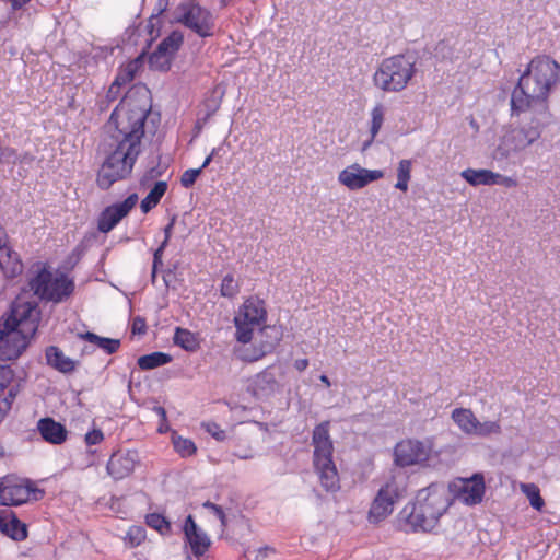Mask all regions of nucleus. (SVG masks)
<instances>
[{
  "label": "nucleus",
  "instance_id": "obj_59",
  "mask_svg": "<svg viewBox=\"0 0 560 560\" xmlns=\"http://www.w3.org/2000/svg\"><path fill=\"white\" fill-rule=\"evenodd\" d=\"M8 241V235L4 231V229L2 228V225L0 224V245L3 244V242H7Z\"/></svg>",
  "mask_w": 560,
  "mask_h": 560
},
{
  "label": "nucleus",
  "instance_id": "obj_1",
  "mask_svg": "<svg viewBox=\"0 0 560 560\" xmlns=\"http://www.w3.org/2000/svg\"><path fill=\"white\" fill-rule=\"evenodd\" d=\"M151 109L147 91L130 90L113 110L109 122L116 128L106 156L97 171L96 185L103 190L128 178L141 153L144 122Z\"/></svg>",
  "mask_w": 560,
  "mask_h": 560
},
{
  "label": "nucleus",
  "instance_id": "obj_5",
  "mask_svg": "<svg viewBox=\"0 0 560 560\" xmlns=\"http://www.w3.org/2000/svg\"><path fill=\"white\" fill-rule=\"evenodd\" d=\"M313 467L319 483L327 492L340 489L339 472L334 462V442L330 436V421L325 420L312 432Z\"/></svg>",
  "mask_w": 560,
  "mask_h": 560
},
{
  "label": "nucleus",
  "instance_id": "obj_54",
  "mask_svg": "<svg viewBox=\"0 0 560 560\" xmlns=\"http://www.w3.org/2000/svg\"><path fill=\"white\" fill-rule=\"evenodd\" d=\"M145 330H147L145 319L140 317V316L135 317L132 319V324H131V331H132V334L141 335V334H144Z\"/></svg>",
  "mask_w": 560,
  "mask_h": 560
},
{
  "label": "nucleus",
  "instance_id": "obj_52",
  "mask_svg": "<svg viewBox=\"0 0 560 560\" xmlns=\"http://www.w3.org/2000/svg\"><path fill=\"white\" fill-rule=\"evenodd\" d=\"M16 151L10 147H0V163L14 162Z\"/></svg>",
  "mask_w": 560,
  "mask_h": 560
},
{
  "label": "nucleus",
  "instance_id": "obj_17",
  "mask_svg": "<svg viewBox=\"0 0 560 560\" xmlns=\"http://www.w3.org/2000/svg\"><path fill=\"white\" fill-rule=\"evenodd\" d=\"M138 202V195L131 194L124 201L106 207L98 215L97 230L102 233L110 232Z\"/></svg>",
  "mask_w": 560,
  "mask_h": 560
},
{
  "label": "nucleus",
  "instance_id": "obj_26",
  "mask_svg": "<svg viewBox=\"0 0 560 560\" xmlns=\"http://www.w3.org/2000/svg\"><path fill=\"white\" fill-rule=\"evenodd\" d=\"M451 418L462 432L468 435L474 434L478 419L471 409L455 408L452 411Z\"/></svg>",
  "mask_w": 560,
  "mask_h": 560
},
{
  "label": "nucleus",
  "instance_id": "obj_3",
  "mask_svg": "<svg viewBox=\"0 0 560 560\" xmlns=\"http://www.w3.org/2000/svg\"><path fill=\"white\" fill-rule=\"evenodd\" d=\"M452 504L448 490L442 485H430L418 492L416 501L407 504L397 522L405 533H431Z\"/></svg>",
  "mask_w": 560,
  "mask_h": 560
},
{
  "label": "nucleus",
  "instance_id": "obj_24",
  "mask_svg": "<svg viewBox=\"0 0 560 560\" xmlns=\"http://www.w3.org/2000/svg\"><path fill=\"white\" fill-rule=\"evenodd\" d=\"M46 362L49 366L61 373H72L77 362L67 357L57 346H49L45 350Z\"/></svg>",
  "mask_w": 560,
  "mask_h": 560
},
{
  "label": "nucleus",
  "instance_id": "obj_44",
  "mask_svg": "<svg viewBox=\"0 0 560 560\" xmlns=\"http://www.w3.org/2000/svg\"><path fill=\"white\" fill-rule=\"evenodd\" d=\"M200 173H201V168L186 170L180 176L182 186L185 188L191 187L196 183Z\"/></svg>",
  "mask_w": 560,
  "mask_h": 560
},
{
  "label": "nucleus",
  "instance_id": "obj_42",
  "mask_svg": "<svg viewBox=\"0 0 560 560\" xmlns=\"http://www.w3.org/2000/svg\"><path fill=\"white\" fill-rule=\"evenodd\" d=\"M502 428L499 421H485L476 424V430L472 435L477 436H490L492 434H501Z\"/></svg>",
  "mask_w": 560,
  "mask_h": 560
},
{
  "label": "nucleus",
  "instance_id": "obj_47",
  "mask_svg": "<svg viewBox=\"0 0 560 560\" xmlns=\"http://www.w3.org/2000/svg\"><path fill=\"white\" fill-rule=\"evenodd\" d=\"M202 505H203V508L210 510L220 520L221 526L223 528L226 527L228 518H226V515H225L223 509L220 505L214 504L210 501H206Z\"/></svg>",
  "mask_w": 560,
  "mask_h": 560
},
{
  "label": "nucleus",
  "instance_id": "obj_62",
  "mask_svg": "<svg viewBox=\"0 0 560 560\" xmlns=\"http://www.w3.org/2000/svg\"><path fill=\"white\" fill-rule=\"evenodd\" d=\"M240 458L242 459H248V458H252V455H238Z\"/></svg>",
  "mask_w": 560,
  "mask_h": 560
},
{
  "label": "nucleus",
  "instance_id": "obj_4",
  "mask_svg": "<svg viewBox=\"0 0 560 560\" xmlns=\"http://www.w3.org/2000/svg\"><path fill=\"white\" fill-rule=\"evenodd\" d=\"M38 329V312L30 302H13L0 318V360L19 359Z\"/></svg>",
  "mask_w": 560,
  "mask_h": 560
},
{
  "label": "nucleus",
  "instance_id": "obj_21",
  "mask_svg": "<svg viewBox=\"0 0 560 560\" xmlns=\"http://www.w3.org/2000/svg\"><path fill=\"white\" fill-rule=\"evenodd\" d=\"M0 532L15 541L27 537V526L11 510H0Z\"/></svg>",
  "mask_w": 560,
  "mask_h": 560
},
{
  "label": "nucleus",
  "instance_id": "obj_38",
  "mask_svg": "<svg viewBox=\"0 0 560 560\" xmlns=\"http://www.w3.org/2000/svg\"><path fill=\"white\" fill-rule=\"evenodd\" d=\"M522 492L527 497L530 505L537 510L541 511L545 506V501L540 495V490L535 483H522L521 485Z\"/></svg>",
  "mask_w": 560,
  "mask_h": 560
},
{
  "label": "nucleus",
  "instance_id": "obj_57",
  "mask_svg": "<svg viewBox=\"0 0 560 560\" xmlns=\"http://www.w3.org/2000/svg\"><path fill=\"white\" fill-rule=\"evenodd\" d=\"M10 3H11V7L14 9V10H18V9H21L22 7H24L26 3H28L31 0H9Z\"/></svg>",
  "mask_w": 560,
  "mask_h": 560
},
{
  "label": "nucleus",
  "instance_id": "obj_22",
  "mask_svg": "<svg viewBox=\"0 0 560 560\" xmlns=\"http://www.w3.org/2000/svg\"><path fill=\"white\" fill-rule=\"evenodd\" d=\"M0 269L7 278H15L23 271V264L19 254L8 245V241L0 245Z\"/></svg>",
  "mask_w": 560,
  "mask_h": 560
},
{
  "label": "nucleus",
  "instance_id": "obj_46",
  "mask_svg": "<svg viewBox=\"0 0 560 560\" xmlns=\"http://www.w3.org/2000/svg\"><path fill=\"white\" fill-rule=\"evenodd\" d=\"M14 378V371L8 365H0V389L9 387Z\"/></svg>",
  "mask_w": 560,
  "mask_h": 560
},
{
  "label": "nucleus",
  "instance_id": "obj_8",
  "mask_svg": "<svg viewBox=\"0 0 560 560\" xmlns=\"http://www.w3.org/2000/svg\"><path fill=\"white\" fill-rule=\"evenodd\" d=\"M393 455L394 464L398 467H428L439 458L440 452L434 448L432 438H406L396 443Z\"/></svg>",
  "mask_w": 560,
  "mask_h": 560
},
{
  "label": "nucleus",
  "instance_id": "obj_28",
  "mask_svg": "<svg viewBox=\"0 0 560 560\" xmlns=\"http://www.w3.org/2000/svg\"><path fill=\"white\" fill-rule=\"evenodd\" d=\"M460 176L471 186H492L494 180V172L486 168H466Z\"/></svg>",
  "mask_w": 560,
  "mask_h": 560
},
{
  "label": "nucleus",
  "instance_id": "obj_56",
  "mask_svg": "<svg viewBox=\"0 0 560 560\" xmlns=\"http://www.w3.org/2000/svg\"><path fill=\"white\" fill-rule=\"evenodd\" d=\"M308 366V360L307 359H298L294 361V368L299 372H303Z\"/></svg>",
  "mask_w": 560,
  "mask_h": 560
},
{
  "label": "nucleus",
  "instance_id": "obj_25",
  "mask_svg": "<svg viewBox=\"0 0 560 560\" xmlns=\"http://www.w3.org/2000/svg\"><path fill=\"white\" fill-rule=\"evenodd\" d=\"M144 65V52H141L138 57L132 60L127 61L121 65L118 69V72L115 77L116 83H119L121 86L127 85L131 81H133L136 74L140 71V69Z\"/></svg>",
  "mask_w": 560,
  "mask_h": 560
},
{
  "label": "nucleus",
  "instance_id": "obj_40",
  "mask_svg": "<svg viewBox=\"0 0 560 560\" xmlns=\"http://www.w3.org/2000/svg\"><path fill=\"white\" fill-rule=\"evenodd\" d=\"M19 393V385L10 386L7 394L0 395V421H2L12 408V404Z\"/></svg>",
  "mask_w": 560,
  "mask_h": 560
},
{
  "label": "nucleus",
  "instance_id": "obj_41",
  "mask_svg": "<svg viewBox=\"0 0 560 560\" xmlns=\"http://www.w3.org/2000/svg\"><path fill=\"white\" fill-rule=\"evenodd\" d=\"M240 292V284L235 280L234 276L229 273L224 276L220 285V293L224 298L233 299Z\"/></svg>",
  "mask_w": 560,
  "mask_h": 560
},
{
  "label": "nucleus",
  "instance_id": "obj_11",
  "mask_svg": "<svg viewBox=\"0 0 560 560\" xmlns=\"http://www.w3.org/2000/svg\"><path fill=\"white\" fill-rule=\"evenodd\" d=\"M541 116L533 115L532 125L526 128H513L506 130L499 140L494 156L498 159H508L516 154L535 141L541 136L542 124L539 121Z\"/></svg>",
  "mask_w": 560,
  "mask_h": 560
},
{
  "label": "nucleus",
  "instance_id": "obj_13",
  "mask_svg": "<svg viewBox=\"0 0 560 560\" xmlns=\"http://www.w3.org/2000/svg\"><path fill=\"white\" fill-rule=\"evenodd\" d=\"M398 498V486L396 481L392 479L380 488L375 498L373 499L368 513L369 522L378 524L388 517L393 513L394 505Z\"/></svg>",
  "mask_w": 560,
  "mask_h": 560
},
{
  "label": "nucleus",
  "instance_id": "obj_49",
  "mask_svg": "<svg viewBox=\"0 0 560 560\" xmlns=\"http://www.w3.org/2000/svg\"><path fill=\"white\" fill-rule=\"evenodd\" d=\"M121 88L122 86L119 83H116L115 80L112 82L105 95L107 102L106 106H108L110 103H113L119 97Z\"/></svg>",
  "mask_w": 560,
  "mask_h": 560
},
{
  "label": "nucleus",
  "instance_id": "obj_31",
  "mask_svg": "<svg viewBox=\"0 0 560 560\" xmlns=\"http://www.w3.org/2000/svg\"><path fill=\"white\" fill-rule=\"evenodd\" d=\"M167 183L165 180H159L154 184L153 188L149 191V194L142 199L140 203L141 211L143 213H148L153 208H155L162 197L165 195L167 190Z\"/></svg>",
  "mask_w": 560,
  "mask_h": 560
},
{
  "label": "nucleus",
  "instance_id": "obj_33",
  "mask_svg": "<svg viewBox=\"0 0 560 560\" xmlns=\"http://www.w3.org/2000/svg\"><path fill=\"white\" fill-rule=\"evenodd\" d=\"M173 0H158L153 13L148 20L147 28L151 39L159 36L160 16L167 10Z\"/></svg>",
  "mask_w": 560,
  "mask_h": 560
},
{
  "label": "nucleus",
  "instance_id": "obj_15",
  "mask_svg": "<svg viewBox=\"0 0 560 560\" xmlns=\"http://www.w3.org/2000/svg\"><path fill=\"white\" fill-rule=\"evenodd\" d=\"M383 177L384 172L381 170H368L353 163L338 174V182L350 190H359Z\"/></svg>",
  "mask_w": 560,
  "mask_h": 560
},
{
  "label": "nucleus",
  "instance_id": "obj_55",
  "mask_svg": "<svg viewBox=\"0 0 560 560\" xmlns=\"http://www.w3.org/2000/svg\"><path fill=\"white\" fill-rule=\"evenodd\" d=\"M175 222H176V215H173L171 218L170 222L167 223V225L163 230V232H164V240L162 242H165L166 246L170 243V240H171V236H172V232H173Z\"/></svg>",
  "mask_w": 560,
  "mask_h": 560
},
{
  "label": "nucleus",
  "instance_id": "obj_14",
  "mask_svg": "<svg viewBox=\"0 0 560 560\" xmlns=\"http://www.w3.org/2000/svg\"><path fill=\"white\" fill-rule=\"evenodd\" d=\"M183 42L184 36L180 32H172L149 56L150 67L155 70L167 71L171 68L175 52L180 48Z\"/></svg>",
  "mask_w": 560,
  "mask_h": 560
},
{
  "label": "nucleus",
  "instance_id": "obj_20",
  "mask_svg": "<svg viewBox=\"0 0 560 560\" xmlns=\"http://www.w3.org/2000/svg\"><path fill=\"white\" fill-rule=\"evenodd\" d=\"M36 428L42 439L51 445H61L68 439L67 428L54 418L45 417L39 419Z\"/></svg>",
  "mask_w": 560,
  "mask_h": 560
},
{
  "label": "nucleus",
  "instance_id": "obj_58",
  "mask_svg": "<svg viewBox=\"0 0 560 560\" xmlns=\"http://www.w3.org/2000/svg\"><path fill=\"white\" fill-rule=\"evenodd\" d=\"M217 154V149H212L211 153L205 159L202 165L199 167L201 171L206 168L212 161L213 156Z\"/></svg>",
  "mask_w": 560,
  "mask_h": 560
},
{
  "label": "nucleus",
  "instance_id": "obj_48",
  "mask_svg": "<svg viewBox=\"0 0 560 560\" xmlns=\"http://www.w3.org/2000/svg\"><path fill=\"white\" fill-rule=\"evenodd\" d=\"M493 185H501L506 188H514L518 185L517 179L494 172Z\"/></svg>",
  "mask_w": 560,
  "mask_h": 560
},
{
  "label": "nucleus",
  "instance_id": "obj_12",
  "mask_svg": "<svg viewBox=\"0 0 560 560\" xmlns=\"http://www.w3.org/2000/svg\"><path fill=\"white\" fill-rule=\"evenodd\" d=\"M176 22L183 24L200 37L213 35L214 19L211 12L195 0H185L176 8Z\"/></svg>",
  "mask_w": 560,
  "mask_h": 560
},
{
  "label": "nucleus",
  "instance_id": "obj_6",
  "mask_svg": "<svg viewBox=\"0 0 560 560\" xmlns=\"http://www.w3.org/2000/svg\"><path fill=\"white\" fill-rule=\"evenodd\" d=\"M416 72L412 57L395 55L382 60L373 74V83L383 92H400L408 86Z\"/></svg>",
  "mask_w": 560,
  "mask_h": 560
},
{
  "label": "nucleus",
  "instance_id": "obj_36",
  "mask_svg": "<svg viewBox=\"0 0 560 560\" xmlns=\"http://www.w3.org/2000/svg\"><path fill=\"white\" fill-rule=\"evenodd\" d=\"M172 443L176 453L180 455V457H189L196 454L197 447L192 440L183 438L180 435L173 434Z\"/></svg>",
  "mask_w": 560,
  "mask_h": 560
},
{
  "label": "nucleus",
  "instance_id": "obj_35",
  "mask_svg": "<svg viewBox=\"0 0 560 560\" xmlns=\"http://www.w3.org/2000/svg\"><path fill=\"white\" fill-rule=\"evenodd\" d=\"M147 538V530L143 526L132 525L126 532L122 540L126 547L136 548L140 546Z\"/></svg>",
  "mask_w": 560,
  "mask_h": 560
},
{
  "label": "nucleus",
  "instance_id": "obj_9",
  "mask_svg": "<svg viewBox=\"0 0 560 560\" xmlns=\"http://www.w3.org/2000/svg\"><path fill=\"white\" fill-rule=\"evenodd\" d=\"M266 302L252 295L244 300L234 316L235 339L240 343H250L254 331L267 322Z\"/></svg>",
  "mask_w": 560,
  "mask_h": 560
},
{
  "label": "nucleus",
  "instance_id": "obj_10",
  "mask_svg": "<svg viewBox=\"0 0 560 560\" xmlns=\"http://www.w3.org/2000/svg\"><path fill=\"white\" fill-rule=\"evenodd\" d=\"M44 490L34 481L16 475L0 477V505L20 506L44 498Z\"/></svg>",
  "mask_w": 560,
  "mask_h": 560
},
{
  "label": "nucleus",
  "instance_id": "obj_29",
  "mask_svg": "<svg viewBox=\"0 0 560 560\" xmlns=\"http://www.w3.org/2000/svg\"><path fill=\"white\" fill-rule=\"evenodd\" d=\"M78 337L82 340L89 341L96 345L98 348L104 350L107 354H113L120 348V340L107 337H101L94 332L86 331L78 334Z\"/></svg>",
  "mask_w": 560,
  "mask_h": 560
},
{
  "label": "nucleus",
  "instance_id": "obj_30",
  "mask_svg": "<svg viewBox=\"0 0 560 560\" xmlns=\"http://www.w3.org/2000/svg\"><path fill=\"white\" fill-rule=\"evenodd\" d=\"M173 340L176 346L188 352H195L200 347L198 335L186 328L177 327Z\"/></svg>",
  "mask_w": 560,
  "mask_h": 560
},
{
  "label": "nucleus",
  "instance_id": "obj_63",
  "mask_svg": "<svg viewBox=\"0 0 560 560\" xmlns=\"http://www.w3.org/2000/svg\"><path fill=\"white\" fill-rule=\"evenodd\" d=\"M231 1H232V0H222V2H223L224 4H228V3H229V2H231Z\"/></svg>",
  "mask_w": 560,
  "mask_h": 560
},
{
  "label": "nucleus",
  "instance_id": "obj_50",
  "mask_svg": "<svg viewBox=\"0 0 560 560\" xmlns=\"http://www.w3.org/2000/svg\"><path fill=\"white\" fill-rule=\"evenodd\" d=\"M153 411L160 418V427H159L158 431L160 433L166 432L168 430L166 410L162 406H155V407H153Z\"/></svg>",
  "mask_w": 560,
  "mask_h": 560
},
{
  "label": "nucleus",
  "instance_id": "obj_34",
  "mask_svg": "<svg viewBox=\"0 0 560 560\" xmlns=\"http://www.w3.org/2000/svg\"><path fill=\"white\" fill-rule=\"evenodd\" d=\"M242 347H238L235 350L236 357L244 362H256L261 360L267 355V352L260 347L258 341L253 345L242 343Z\"/></svg>",
  "mask_w": 560,
  "mask_h": 560
},
{
  "label": "nucleus",
  "instance_id": "obj_32",
  "mask_svg": "<svg viewBox=\"0 0 560 560\" xmlns=\"http://www.w3.org/2000/svg\"><path fill=\"white\" fill-rule=\"evenodd\" d=\"M173 360L172 355L164 353V352H152L150 354H144L138 358L137 364L138 366L143 370H153L155 368L165 365L170 363Z\"/></svg>",
  "mask_w": 560,
  "mask_h": 560
},
{
  "label": "nucleus",
  "instance_id": "obj_53",
  "mask_svg": "<svg viewBox=\"0 0 560 560\" xmlns=\"http://www.w3.org/2000/svg\"><path fill=\"white\" fill-rule=\"evenodd\" d=\"M261 378H264L266 382V395L268 396L272 394L278 387V383L275 378V375L266 371V373L261 375Z\"/></svg>",
  "mask_w": 560,
  "mask_h": 560
},
{
  "label": "nucleus",
  "instance_id": "obj_2",
  "mask_svg": "<svg viewBox=\"0 0 560 560\" xmlns=\"http://www.w3.org/2000/svg\"><path fill=\"white\" fill-rule=\"evenodd\" d=\"M560 86V63L546 54L533 57L514 86L510 107L511 116L523 114L547 117L549 100Z\"/></svg>",
  "mask_w": 560,
  "mask_h": 560
},
{
  "label": "nucleus",
  "instance_id": "obj_45",
  "mask_svg": "<svg viewBox=\"0 0 560 560\" xmlns=\"http://www.w3.org/2000/svg\"><path fill=\"white\" fill-rule=\"evenodd\" d=\"M105 436L101 429L93 428L84 435V442L88 446L98 445L104 441Z\"/></svg>",
  "mask_w": 560,
  "mask_h": 560
},
{
  "label": "nucleus",
  "instance_id": "obj_61",
  "mask_svg": "<svg viewBox=\"0 0 560 560\" xmlns=\"http://www.w3.org/2000/svg\"><path fill=\"white\" fill-rule=\"evenodd\" d=\"M5 455L4 447L0 444V458H2Z\"/></svg>",
  "mask_w": 560,
  "mask_h": 560
},
{
  "label": "nucleus",
  "instance_id": "obj_27",
  "mask_svg": "<svg viewBox=\"0 0 560 560\" xmlns=\"http://www.w3.org/2000/svg\"><path fill=\"white\" fill-rule=\"evenodd\" d=\"M385 114H386V107L382 103H377L371 109V113H370L371 120H370V128H369L370 137L364 142L363 149H366L368 147H370L371 143L376 138V136L378 135V132L384 124V120H385Z\"/></svg>",
  "mask_w": 560,
  "mask_h": 560
},
{
  "label": "nucleus",
  "instance_id": "obj_43",
  "mask_svg": "<svg viewBox=\"0 0 560 560\" xmlns=\"http://www.w3.org/2000/svg\"><path fill=\"white\" fill-rule=\"evenodd\" d=\"M202 428L217 441L222 442L226 439V432L217 422L202 423Z\"/></svg>",
  "mask_w": 560,
  "mask_h": 560
},
{
  "label": "nucleus",
  "instance_id": "obj_19",
  "mask_svg": "<svg viewBox=\"0 0 560 560\" xmlns=\"http://www.w3.org/2000/svg\"><path fill=\"white\" fill-rule=\"evenodd\" d=\"M183 532L195 557H201L209 550L211 539L206 532L198 527L192 515L186 517Z\"/></svg>",
  "mask_w": 560,
  "mask_h": 560
},
{
  "label": "nucleus",
  "instance_id": "obj_37",
  "mask_svg": "<svg viewBox=\"0 0 560 560\" xmlns=\"http://www.w3.org/2000/svg\"><path fill=\"white\" fill-rule=\"evenodd\" d=\"M412 163L410 160H401L397 168V183L395 187L401 191L408 190L409 180L411 178Z\"/></svg>",
  "mask_w": 560,
  "mask_h": 560
},
{
  "label": "nucleus",
  "instance_id": "obj_23",
  "mask_svg": "<svg viewBox=\"0 0 560 560\" xmlns=\"http://www.w3.org/2000/svg\"><path fill=\"white\" fill-rule=\"evenodd\" d=\"M258 328L256 341L267 352L271 353L283 338V328L281 325H267L266 323Z\"/></svg>",
  "mask_w": 560,
  "mask_h": 560
},
{
  "label": "nucleus",
  "instance_id": "obj_60",
  "mask_svg": "<svg viewBox=\"0 0 560 560\" xmlns=\"http://www.w3.org/2000/svg\"><path fill=\"white\" fill-rule=\"evenodd\" d=\"M319 380L322 383H324L326 385V387H330L331 383L327 375H325V374L320 375Z\"/></svg>",
  "mask_w": 560,
  "mask_h": 560
},
{
  "label": "nucleus",
  "instance_id": "obj_7",
  "mask_svg": "<svg viewBox=\"0 0 560 560\" xmlns=\"http://www.w3.org/2000/svg\"><path fill=\"white\" fill-rule=\"evenodd\" d=\"M28 285L42 301L59 304L71 298L75 290L74 280L66 272L52 271L43 265L30 280Z\"/></svg>",
  "mask_w": 560,
  "mask_h": 560
},
{
  "label": "nucleus",
  "instance_id": "obj_16",
  "mask_svg": "<svg viewBox=\"0 0 560 560\" xmlns=\"http://www.w3.org/2000/svg\"><path fill=\"white\" fill-rule=\"evenodd\" d=\"M454 498L466 505H476L483 499L486 486L481 474H475L471 478L458 479L452 483Z\"/></svg>",
  "mask_w": 560,
  "mask_h": 560
},
{
  "label": "nucleus",
  "instance_id": "obj_51",
  "mask_svg": "<svg viewBox=\"0 0 560 560\" xmlns=\"http://www.w3.org/2000/svg\"><path fill=\"white\" fill-rule=\"evenodd\" d=\"M166 248V243L165 242H162L160 244V246L154 250V254H153V266H152V273L153 276L155 275L156 272V269L159 266H162V257H163V254H164V250Z\"/></svg>",
  "mask_w": 560,
  "mask_h": 560
},
{
  "label": "nucleus",
  "instance_id": "obj_39",
  "mask_svg": "<svg viewBox=\"0 0 560 560\" xmlns=\"http://www.w3.org/2000/svg\"><path fill=\"white\" fill-rule=\"evenodd\" d=\"M145 523L149 527L155 529L161 535H168L172 532L171 523L162 514H148L145 516Z\"/></svg>",
  "mask_w": 560,
  "mask_h": 560
},
{
  "label": "nucleus",
  "instance_id": "obj_18",
  "mask_svg": "<svg viewBox=\"0 0 560 560\" xmlns=\"http://www.w3.org/2000/svg\"><path fill=\"white\" fill-rule=\"evenodd\" d=\"M138 464L139 454L136 450H118L110 455L106 470L115 480H121L130 476Z\"/></svg>",
  "mask_w": 560,
  "mask_h": 560
}]
</instances>
